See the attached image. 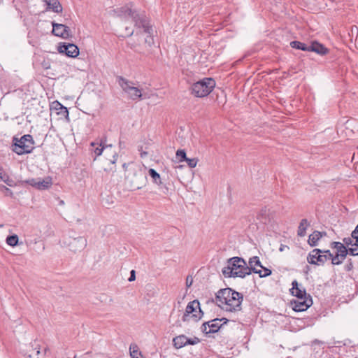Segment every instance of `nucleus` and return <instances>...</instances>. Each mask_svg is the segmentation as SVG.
<instances>
[{
  "instance_id": "obj_18",
  "label": "nucleus",
  "mask_w": 358,
  "mask_h": 358,
  "mask_svg": "<svg viewBox=\"0 0 358 358\" xmlns=\"http://www.w3.org/2000/svg\"><path fill=\"white\" fill-rule=\"evenodd\" d=\"M309 51L315 52L320 55H325L329 52L326 47L315 41H312L309 45Z\"/></svg>"
},
{
  "instance_id": "obj_13",
  "label": "nucleus",
  "mask_w": 358,
  "mask_h": 358,
  "mask_svg": "<svg viewBox=\"0 0 358 358\" xmlns=\"http://www.w3.org/2000/svg\"><path fill=\"white\" fill-rule=\"evenodd\" d=\"M222 320H224V323L227 322L226 318H216L203 323L202 325V331L206 334L218 331L221 327V324L220 323Z\"/></svg>"
},
{
  "instance_id": "obj_10",
  "label": "nucleus",
  "mask_w": 358,
  "mask_h": 358,
  "mask_svg": "<svg viewBox=\"0 0 358 358\" xmlns=\"http://www.w3.org/2000/svg\"><path fill=\"white\" fill-rule=\"evenodd\" d=\"M131 182V187L139 189L146 183L147 176L139 168L134 169L132 175L129 174L127 176Z\"/></svg>"
},
{
  "instance_id": "obj_8",
  "label": "nucleus",
  "mask_w": 358,
  "mask_h": 358,
  "mask_svg": "<svg viewBox=\"0 0 358 358\" xmlns=\"http://www.w3.org/2000/svg\"><path fill=\"white\" fill-rule=\"evenodd\" d=\"M32 138L30 135H24L13 144V151L17 155L29 153L33 149Z\"/></svg>"
},
{
  "instance_id": "obj_42",
  "label": "nucleus",
  "mask_w": 358,
  "mask_h": 358,
  "mask_svg": "<svg viewBox=\"0 0 358 358\" xmlns=\"http://www.w3.org/2000/svg\"><path fill=\"white\" fill-rule=\"evenodd\" d=\"M135 279H136V273H135L134 270H132L130 273V277L129 278L128 280L129 282H132V281L135 280Z\"/></svg>"
},
{
  "instance_id": "obj_20",
  "label": "nucleus",
  "mask_w": 358,
  "mask_h": 358,
  "mask_svg": "<svg viewBox=\"0 0 358 358\" xmlns=\"http://www.w3.org/2000/svg\"><path fill=\"white\" fill-rule=\"evenodd\" d=\"M331 248L333 249H336V253L338 254L341 257H346L348 253V249L344 245L343 243L341 242H332L331 243Z\"/></svg>"
},
{
  "instance_id": "obj_34",
  "label": "nucleus",
  "mask_w": 358,
  "mask_h": 358,
  "mask_svg": "<svg viewBox=\"0 0 358 358\" xmlns=\"http://www.w3.org/2000/svg\"><path fill=\"white\" fill-rule=\"evenodd\" d=\"M348 251L352 256L358 255V243L355 242V243L351 247L348 248Z\"/></svg>"
},
{
  "instance_id": "obj_44",
  "label": "nucleus",
  "mask_w": 358,
  "mask_h": 358,
  "mask_svg": "<svg viewBox=\"0 0 358 358\" xmlns=\"http://www.w3.org/2000/svg\"><path fill=\"white\" fill-rule=\"evenodd\" d=\"M52 184L51 178H46V189L48 187L49 185Z\"/></svg>"
},
{
  "instance_id": "obj_4",
  "label": "nucleus",
  "mask_w": 358,
  "mask_h": 358,
  "mask_svg": "<svg viewBox=\"0 0 358 358\" xmlns=\"http://www.w3.org/2000/svg\"><path fill=\"white\" fill-rule=\"evenodd\" d=\"M215 86V82L213 78H205L194 83L191 87L192 94L196 97H205L208 96Z\"/></svg>"
},
{
  "instance_id": "obj_19",
  "label": "nucleus",
  "mask_w": 358,
  "mask_h": 358,
  "mask_svg": "<svg viewBox=\"0 0 358 358\" xmlns=\"http://www.w3.org/2000/svg\"><path fill=\"white\" fill-rule=\"evenodd\" d=\"M292 287L290 289V292L293 296H295L297 299H303V298L308 297L306 292L304 289L299 287V283L296 280H294L292 283Z\"/></svg>"
},
{
  "instance_id": "obj_26",
  "label": "nucleus",
  "mask_w": 358,
  "mask_h": 358,
  "mask_svg": "<svg viewBox=\"0 0 358 358\" xmlns=\"http://www.w3.org/2000/svg\"><path fill=\"white\" fill-rule=\"evenodd\" d=\"M173 341L174 346L176 348H181L187 345V336L185 335H180L174 338Z\"/></svg>"
},
{
  "instance_id": "obj_33",
  "label": "nucleus",
  "mask_w": 358,
  "mask_h": 358,
  "mask_svg": "<svg viewBox=\"0 0 358 358\" xmlns=\"http://www.w3.org/2000/svg\"><path fill=\"white\" fill-rule=\"evenodd\" d=\"M129 350H130V355H131V358H138V355H140V352H138L137 345H131Z\"/></svg>"
},
{
  "instance_id": "obj_21",
  "label": "nucleus",
  "mask_w": 358,
  "mask_h": 358,
  "mask_svg": "<svg viewBox=\"0 0 358 358\" xmlns=\"http://www.w3.org/2000/svg\"><path fill=\"white\" fill-rule=\"evenodd\" d=\"M323 234L325 235L326 233H322L318 231H315L313 234H311L309 236L308 240V244L312 247L316 246L317 245L319 240L322 237Z\"/></svg>"
},
{
  "instance_id": "obj_15",
  "label": "nucleus",
  "mask_w": 358,
  "mask_h": 358,
  "mask_svg": "<svg viewBox=\"0 0 358 358\" xmlns=\"http://www.w3.org/2000/svg\"><path fill=\"white\" fill-rule=\"evenodd\" d=\"M52 34L57 36H60L63 38H67L71 36V31L69 27L55 22H52Z\"/></svg>"
},
{
  "instance_id": "obj_30",
  "label": "nucleus",
  "mask_w": 358,
  "mask_h": 358,
  "mask_svg": "<svg viewBox=\"0 0 358 358\" xmlns=\"http://www.w3.org/2000/svg\"><path fill=\"white\" fill-rule=\"evenodd\" d=\"M18 236L16 234H13L7 236L6 242L8 245L15 246L18 243Z\"/></svg>"
},
{
  "instance_id": "obj_47",
  "label": "nucleus",
  "mask_w": 358,
  "mask_h": 358,
  "mask_svg": "<svg viewBox=\"0 0 358 358\" xmlns=\"http://www.w3.org/2000/svg\"><path fill=\"white\" fill-rule=\"evenodd\" d=\"M122 166L124 169H126L127 164L124 163V164H123Z\"/></svg>"
},
{
  "instance_id": "obj_27",
  "label": "nucleus",
  "mask_w": 358,
  "mask_h": 358,
  "mask_svg": "<svg viewBox=\"0 0 358 358\" xmlns=\"http://www.w3.org/2000/svg\"><path fill=\"white\" fill-rule=\"evenodd\" d=\"M290 46L292 48L303 50V51H309V45L301 43L300 41H294L290 43Z\"/></svg>"
},
{
  "instance_id": "obj_3",
  "label": "nucleus",
  "mask_w": 358,
  "mask_h": 358,
  "mask_svg": "<svg viewBox=\"0 0 358 358\" xmlns=\"http://www.w3.org/2000/svg\"><path fill=\"white\" fill-rule=\"evenodd\" d=\"M227 266H224L222 272L224 277L244 278L250 274V269L244 259L239 257H234L227 261Z\"/></svg>"
},
{
  "instance_id": "obj_14",
  "label": "nucleus",
  "mask_w": 358,
  "mask_h": 358,
  "mask_svg": "<svg viewBox=\"0 0 358 358\" xmlns=\"http://www.w3.org/2000/svg\"><path fill=\"white\" fill-rule=\"evenodd\" d=\"M58 51L59 53H64L69 57H76L79 55V48L73 43H66L60 44L58 47Z\"/></svg>"
},
{
  "instance_id": "obj_48",
  "label": "nucleus",
  "mask_w": 358,
  "mask_h": 358,
  "mask_svg": "<svg viewBox=\"0 0 358 358\" xmlns=\"http://www.w3.org/2000/svg\"><path fill=\"white\" fill-rule=\"evenodd\" d=\"M91 145H92V146H94V145H95V143H91Z\"/></svg>"
},
{
  "instance_id": "obj_39",
  "label": "nucleus",
  "mask_w": 358,
  "mask_h": 358,
  "mask_svg": "<svg viewBox=\"0 0 358 358\" xmlns=\"http://www.w3.org/2000/svg\"><path fill=\"white\" fill-rule=\"evenodd\" d=\"M55 201L50 200V202L52 203L54 206L60 205L62 206L64 204V202L63 200L59 199V198H55Z\"/></svg>"
},
{
  "instance_id": "obj_2",
  "label": "nucleus",
  "mask_w": 358,
  "mask_h": 358,
  "mask_svg": "<svg viewBox=\"0 0 358 358\" xmlns=\"http://www.w3.org/2000/svg\"><path fill=\"white\" fill-rule=\"evenodd\" d=\"M216 303L222 310L228 312H236L241 310L243 295L231 288L222 289L215 296Z\"/></svg>"
},
{
  "instance_id": "obj_38",
  "label": "nucleus",
  "mask_w": 358,
  "mask_h": 358,
  "mask_svg": "<svg viewBox=\"0 0 358 358\" xmlns=\"http://www.w3.org/2000/svg\"><path fill=\"white\" fill-rule=\"evenodd\" d=\"M200 340L199 338L197 337H194V338H189L187 337V345L189 344V345H195V344H197L198 343H199Z\"/></svg>"
},
{
  "instance_id": "obj_40",
  "label": "nucleus",
  "mask_w": 358,
  "mask_h": 358,
  "mask_svg": "<svg viewBox=\"0 0 358 358\" xmlns=\"http://www.w3.org/2000/svg\"><path fill=\"white\" fill-rule=\"evenodd\" d=\"M352 236L353 238H355V242L358 243V225L356 227L355 229L352 232Z\"/></svg>"
},
{
  "instance_id": "obj_32",
  "label": "nucleus",
  "mask_w": 358,
  "mask_h": 358,
  "mask_svg": "<svg viewBox=\"0 0 358 358\" xmlns=\"http://www.w3.org/2000/svg\"><path fill=\"white\" fill-rule=\"evenodd\" d=\"M176 158L178 159V161L180 162L185 161L187 157L185 150H178L176 152Z\"/></svg>"
},
{
  "instance_id": "obj_5",
  "label": "nucleus",
  "mask_w": 358,
  "mask_h": 358,
  "mask_svg": "<svg viewBox=\"0 0 358 358\" xmlns=\"http://www.w3.org/2000/svg\"><path fill=\"white\" fill-rule=\"evenodd\" d=\"M62 247L68 248L70 251L76 253L83 250L87 246V239L83 236L73 237L69 234L63 236L61 241Z\"/></svg>"
},
{
  "instance_id": "obj_1",
  "label": "nucleus",
  "mask_w": 358,
  "mask_h": 358,
  "mask_svg": "<svg viewBox=\"0 0 358 358\" xmlns=\"http://www.w3.org/2000/svg\"><path fill=\"white\" fill-rule=\"evenodd\" d=\"M118 16L122 18H131L134 27L138 29H143V33L147 34L144 38L145 50H141L138 45L134 43H128V45L136 52L148 55L152 54V46L154 45L153 28L150 23L149 17L144 11H140L134 8L132 3L126 5L116 10Z\"/></svg>"
},
{
  "instance_id": "obj_28",
  "label": "nucleus",
  "mask_w": 358,
  "mask_h": 358,
  "mask_svg": "<svg viewBox=\"0 0 358 358\" xmlns=\"http://www.w3.org/2000/svg\"><path fill=\"white\" fill-rule=\"evenodd\" d=\"M149 175L152 179V182L157 185H162L160 175L153 169H150L148 171Z\"/></svg>"
},
{
  "instance_id": "obj_49",
  "label": "nucleus",
  "mask_w": 358,
  "mask_h": 358,
  "mask_svg": "<svg viewBox=\"0 0 358 358\" xmlns=\"http://www.w3.org/2000/svg\"><path fill=\"white\" fill-rule=\"evenodd\" d=\"M43 1H45V0H43Z\"/></svg>"
},
{
  "instance_id": "obj_24",
  "label": "nucleus",
  "mask_w": 358,
  "mask_h": 358,
  "mask_svg": "<svg viewBox=\"0 0 358 358\" xmlns=\"http://www.w3.org/2000/svg\"><path fill=\"white\" fill-rule=\"evenodd\" d=\"M257 218L260 222L266 224L269 221V210L266 207L262 208L259 212Z\"/></svg>"
},
{
  "instance_id": "obj_50",
  "label": "nucleus",
  "mask_w": 358,
  "mask_h": 358,
  "mask_svg": "<svg viewBox=\"0 0 358 358\" xmlns=\"http://www.w3.org/2000/svg\"><path fill=\"white\" fill-rule=\"evenodd\" d=\"M357 148H358V146H357Z\"/></svg>"
},
{
  "instance_id": "obj_45",
  "label": "nucleus",
  "mask_w": 358,
  "mask_h": 358,
  "mask_svg": "<svg viewBox=\"0 0 358 358\" xmlns=\"http://www.w3.org/2000/svg\"><path fill=\"white\" fill-rule=\"evenodd\" d=\"M126 30L127 31V36H130L134 34V30H129L127 27H126Z\"/></svg>"
},
{
  "instance_id": "obj_36",
  "label": "nucleus",
  "mask_w": 358,
  "mask_h": 358,
  "mask_svg": "<svg viewBox=\"0 0 358 358\" xmlns=\"http://www.w3.org/2000/svg\"><path fill=\"white\" fill-rule=\"evenodd\" d=\"M355 242V238L351 237H347L343 238V244L344 245H347L348 248L351 247Z\"/></svg>"
},
{
  "instance_id": "obj_29",
  "label": "nucleus",
  "mask_w": 358,
  "mask_h": 358,
  "mask_svg": "<svg viewBox=\"0 0 358 358\" xmlns=\"http://www.w3.org/2000/svg\"><path fill=\"white\" fill-rule=\"evenodd\" d=\"M345 258H346V257H341L337 253H336L335 255H333V254L331 253V257L330 259L331 260V264L333 265H339L343 263V262L345 260Z\"/></svg>"
},
{
  "instance_id": "obj_16",
  "label": "nucleus",
  "mask_w": 358,
  "mask_h": 358,
  "mask_svg": "<svg viewBox=\"0 0 358 358\" xmlns=\"http://www.w3.org/2000/svg\"><path fill=\"white\" fill-rule=\"evenodd\" d=\"M50 116L55 113L60 115L62 117H66L69 115L68 110L57 101H53L50 106Z\"/></svg>"
},
{
  "instance_id": "obj_46",
  "label": "nucleus",
  "mask_w": 358,
  "mask_h": 358,
  "mask_svg": "<svg viewBox=\"0 0 358 358\" xmlns=\"http://www.w3.org/2000/svg\"><path fill=\"white\" fill-rule=\"evenodd\" d=\"M148 155V153L146 152H142L141 153V157H146Z\"/></svg>"
},
{
  "instance_id": "obj_43",
  "label": "nucleus",
  "mask_w": 358,
  "mask_h": 358,
  "mask_svg": "<svg viewBox=\"0 0 358 358\" xmlns=\"http://www.w3.org/2000/svg\"><path fill=\"white\" fill-rule=\"evenodd\" d=\"M6 175L3 173V169L0 167V179L5 181Z\"/></svg>"
},
{
  "instance_id": "obj_22",
  "label": "nucleus",
  "mask_w": 358,
  "mask_h": 358,
  "mask_svg": "<svg viewBox=\"0 0 358 358\" xmlns=\"http://www.w3.org/2000/svg\"><path fill=\"white\" fill-rule=\"evenodd\" d=\"M26 183L29 185L34 187L38 189H45V180H41L38 178H31L25 181Z\"/></svg>"
},
{
  "instance_id": "obj_7",
  "label": "nucleus",
  "mask_w": 358,
  "mask_h": 358,
  "mask_svg": "<svg viewBox=\"0 0 358 358\" xmlns=\"http://www.w3.org/2000/svg\"><path fill=\"white\" fill-rule=\"evenodd\" d=\"M331 252L330 250H322L320 249H313L307 257V261L310 264L322 266L330 259Z\"/></svg>"
},
{
  "instance_id": "obj_17",
  "label": "nucleus",
  "mask_w": 358,
  "mask_h": 358,
  "mask_svg": "<svg viewBox=\"0 0 358 358\" xmlns=\"http://www.w3.org/2000/svg\"><path fill=\"white\" fill-rule=\"evenodd\" d=\"M63 7L59 0H46V12L52 11L55 13H62Z\"/></svg>"
},
{
  "instance_id": "obj_9",
  "label": "nucleus",
  "mask_w": 358,
  "mask_h": 358,
  "mask_svg": "<svg viewBox=\"0 0 358 358\" xmlns=\"http://www.w3.org/2000/svg\"><path fill=\"white\" fill-rule=\"evenodd\" d=\"M105 157L106 159L103 163L104 171L108 173H113L115 171V163L118 155L111 145L107 146Z\"/></svg>"
},
{
  "instance_id": "obj_31",
  "label": "nucleus",
  "mask_w": 358,
  "mask_h": 358,
  "mask_svg": "<svg viewBox=\"0 0 358 358\" xmlns=\"http://www.w3.org/2000/svg\"><path fill=\"white\" fill-rule=\"evenodd\" d=\"M262 268L263 269V271H262L261 269H259L258 271H255V273L259 274L260 278L267 277L271 274V271L270 269L265 268L264 266Z\"/></svg>"
},
{
  "instance_id": "obj_6",
  "label": "nucleus",
  "mask_w": 358,
  "mask_h": 358,
  "mask_svg": "<svg viewBox=\"0 0 358 358\" xmlns=\"http://www.w3.org/2000/svg\"><path fill=\"white\" fill-rule=\"evenodd\" d=\"M117 82L122 91L126 93L128 97L134 101L141 99V90L134 86V83L122 76L117 77Z\"/></svg>"
},
{
  "instance_id": "obj_23",
  "label": "nucleus",
  "mask_w": 358,
  "mask_h": 358,
  "mask_svg": "<svg viewBox=\"0 0 358 358\" xmlns=\"http://www.w3.org/2000/svg\"><path fill=\"white\" fill-rule=\"evenodd\" d=\"M248 268L250 269V273L252 271L255 273V271H258L256 266H259L260 268H263L262 263L257 256H254L249 259V265Z\"/></svg>"
},
{
  "instance_id": "obj_41",
  "label": "nucleus",
  "mask_w": 358,
  "mask_h": 358,
  "mask_svg": "<svg viewBox=\"0 0 358 358\" xmlns=\"http://www.w3.org/2000/svg\"><path fill=\"white\" fill-rule=\"evenodd\" d=\"M193 283V279L191 276H187L186 278V286L187 287H190Z\"/></svg>"
},
{
  "instance_id": "obj_35",
  "label": "nucleus",
  "mask_w": 358,
  "mask_h": 358,
  "mask_svg": "<svg viewBox=\"0 0 358 358\" xmlns=\"http://www.w3.org/2000/svg\"><path fill=\"white\" fill-rule=\"evenodd\" d=\"M107 146H102L101 144L100 145V148L97 147L94 149V152L96 155V157H98L101 155L103 152L104 153V156L106 155V149L107 148Z\"/></svg>"
},
{
  "instance_id": "obj_25",
  "label": "nucleus",
  "mask_w": 358,
  "mask_h": 358,
  "mask_svg": "<svg viewBox=\"0 0 358 358\" xmlns=\"http://www.w3.org/2000/svg\"><path fill=\"white\" fill-rule=\"evenodd\" d=\"M309 226L310 222L308 221V220L302 219L298 227L297 235L301 237L304 236L306 234V229Z\"/></svg>"
},
{
  "instance_id": "obj_37",
  "label": "nucleus",
  "mask_w": 358,
  "mask_h": 358,
  "mask_svg": "<svg viewBox=\"0 0 358 358\" xmlns=\"http://www.w3.org/2000/svg\"><path fill=\"white\" fill-rule=\"evenodd\" d=\"M185 161L187 162L189 167H190V168L196 167L197 162H198V159L196 158H192V159L187 158Z\"/></svg>"
},
{
  "instance_id": "obj_11",
  "label": "nucleus",
  "mask_w": 358,
  "mask_h": 358,
  "mask_svg": "<svg viewBox=\"0 0 358 358\" xmlns=\"http://www.w3.org/2000/svg\"><path fill=\"white\" fill-rule=\"evenodd\" d=\"M192 314V317L195 320V321H198L200 320L203 315V312L200 308V303L198 300L195 299L192 301L188 303L185 313L182 316V321H186L187 317Z\"/></svg>"
},
{
  "instance_id": "obj_12",
  "label": "nucleus",
  "mask_w": 358,
  "mask_h": 358,
  "mask_svg": "<svg viewBox=\"0 0 358 358\" xmlns=\"http://www.w3.org/2000/svg\"><path fill=\"white\" fill-rule=\"evenodd\" d=\"M292 308L296 312H301L306 310L313 304V300L310 295L308 297L293 300L291 302Z\"/></svg>"
}]
</instances>
